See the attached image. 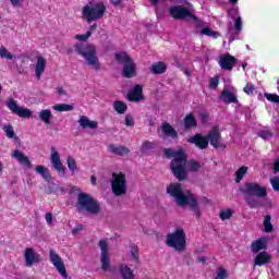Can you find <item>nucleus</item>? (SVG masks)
I'll use <instances>...</instances> for the list:
<instances>
[{
    "mask_svg": "<svg viewBox=\"0 0 279 279\" xmlns=\"http://www.w3.org/2000/svg\"><path fill=\"white\" fill-rule=\"evenodd\" d=\"M163 154L166 158H172L170 161V170L172 175L179 182H186V180H189V171L191 173H197V171L202 169L199 161L195 159L189 160V155H186L184 148H179L178 150H173V148H165ZM186 163L189 170L186 169Z\"/></svg>",
    "mask_w": 279,
    "mask_h": 279,
    "instance_id": "nucleus-1",
    "label": "nucleus"
},
{
    "mask_svg": "<svg viewBox=\"0 0 279 279\" xmlns=\"http://www.w3.org/2000/svg\"><path fill=\"white\" fill-rule=\"evenodd\" d=\"M167 193L170 197L174 198L175 204L181 208L189 206L190 210L194 213L196 219L202 217V210L199 209V202L197 201V197L193 192H191V190H187L184 193L182 183H170L169 186H167Z\"/></svg>",
    "mask_w": 279,
    "mask_h": 279,
    "instance_id": "nucleus-2",
    "label": "nucleus"
},
{
    "mask_svg": "<svg viewBox=\"0 0 279 279\" xmlns=\"http://www.w3.org/2000/svg\"><path fill=\"white\" fill-rule=\"evenodd\" d=\"M239 192L244 195V202L248 208H263V201L267 197V187L258 182H245L239 187Z\"/></svg>",
    "mask_w": 279,
    "mask_h": 279,
    "instance_id": "nucleus-3",
    "label": "nucleus"
},
{
    "mask_svg": "<svg viewBox=\"0 0 279 279\" xmlns=\"http://www.w3.org/2000/svg\"><path fill=\"white\" fill-rule=\"evenodd\" d=\"M75 52L82 56L86 61L88 66H92L94 71H99L101 69V63H99V57H97V48L90 44H75Z\"/></svg>",
    "mask_w": 279,
    "mask_h": 279,
    "instance_id": "nucleus-4",
    "label": "nucleus"
},
{
    "mask_svg": "<svg viewBox=\"0 0 279 279\" xmlns=\"http://www.w3.org/2000/svg\"><path fill=\"white\" fill-rule=\"evenodd\" d=\"M77 213H89V215H99L101 205L90 194L81 192L76 201Z\"/></svg>",
    "mask_w": 279,
    "mask_h": 279,
    "instance_id": "nucleus-5",
    "label": "nucleus"
},
{
    "mask_svg": "<svg viewBox=\"0 0 279 279\" xmlns=\"http://www.w3.org/2000/svg\"><path fill=\"white\" fill-rule=\"evenodd\" d=\"M106 3H95L93 1H89L82 9V17L88 24L93 23L94 21H101V17L106 15Z\"/></svg>",
    "mask_w": 279,
    "mask_h": 279,
    "instance_id": "nucleus-6",
    "label": "nucleus"
},
{
    "mask_svg": "<svg viewBox=\"0 0 279 279\" xmlns=\"http://www.w3.org/2000/svg\"><path fill=\"white\" fill-rule=\"evenodd\" d=\"M114 58L119 64H122L121 75L126 80H132L136 77V63L134 59L129 56L128 52L121 51L114 54Z\"/></svg>",
    "mask_w": 279,
    "mask_h": 279,
    "instance_id": "nucleus-7",
    "label": "nucleus"
},
{
    "mask_svg": "<svg viewBox=\"0 0 279 279\" xmlns=\"http://www.w3.org/2000/svg\"><path fill=\"white\" fill-rule=\"evenodd\" d=\"M166 245L172 247L175 252H184L186 250V232L183 228H177L173 232L166 236Z\"/></svg>",
    "mask_w": 279,
    "mask_h": 279,
    "instance_id": "nucleus-8",
    "label": "nucleus"
},
{
    "mask_svg": "<svg viewBox=\"0 0 279 279\" xmlns=\"http://www.w3.org/2000/svg\"><path fill=\"white\" fill-rule=\"evenodd\" d=\"M169 14L174 21H184V19H191L196 22V27H202V21L195 14L183 5H174L169 8Z\"/></svg>",
    "mask_w": 279,
    "mask_h": 279,
    "instance_id": "nucleus-9",
    "label": "nucleus"
},
{
    "mask_svg": "<svg viewBox=\"0 0 279 279\" xmlns=\"http://www.w3.org/2000/svg\"><path fill=\"white\" fill-rule=\"evenodd\" d=\"M111 191L116 197H121L128 193V179L125 178V173H112Z\"/></svg>",
    "mask_w": 279,
    "mask_h": 279,
    "instance_id": "nucleus-10",
    "label": "nucleus"
},
{
    "mask_svg": "<svg viewBox=\"0 0 279 279\" xmlns=\"http://www.w3.org/2000/svg\"><path fill=\"white\" fill-rule=\"evenodd\" d=\"M207 141L214 149H226V147H228L226 144L221 143V132H219V126H213L207 134Z\"/></svg>",
    "mask_w": 279,
    "mask_h": 279,
    "instance_id": "nucleus-11",
    "label": "nucleus"
},
{
    "mask_svg": "<svg viewBox=\"0 0 279 279\" xmlns=\"http://www.w3.org/2000/svg\"><path fill=\"white\" fill-rule=\"evenodd\" d=\"M7 107L10 111L13 112V114H17V117H20L21 119L32 118V110L20 107L19 104H16V100H14L13 98L8 99Z\"/></svg>",
    "mask_w": 279,
    "mask_h": 279,
    "instance_id": "nucleus-12",
    "label": "nucleus"
},
{
    "mask_svg": "<svg viewBox=\"0 0 279 279\" xmlns=\"http://www.w3.org/2000/svg\"><path fill=\"white\" fill-rule=\"evenodd\" d=\"M100 248V263L102 271H108L110 269V254L108 253V242L106 240H100L98 243Z\"/></svg>",
    "mask_w": 279,
    "mask_h": 279,
    "instance_id": "nucleus-13",
    "label": "nucleus"
},
{
    "mask_svg": "<svg viewBox=\"0 0 279 279\" xmlns=\"http://www.w3.org/2000/svg\"><path fill=\"white\" fill-rule=\"evenodd\" d=\"M24 260L25 267H34V265H38V263L43 262L40 254L36 252V250L32 247H26L24 250Z\"/></svg>",
    "mask_w": 279,
    "mask_h": 279,
    "instance_id": "nucleus-14",
    "label": "nucleus"
},
{
    "mask_svg": "<svg viewBox=\"0 0 279 279\" xmlns=\"http://www.w3.org/2000/svg\"><path fill=\"white\" fill-rule=\"evenodd\" d=\"M50 263H52L57 271H59V274L63 276V278H66L69 276L62 257H60V255H58V253H56V251L53 250H50Z\"/></svg>",
    "mask_w": 279,
    "mask_h": 279,
    "instance_id": "nucleus-15",
    "label": "nucleus"
},
{
    "mask_svg": "<svg viewBox=\"0 0 279 279\" xmlns=\"http://www.w3.org/2000/svg\"><path fill=\"white\" fill-rule=\"evenodd\" d=\"M126 99L132 104H138V101L145 100V95L143 94V85L136 84L133 89L126 94Z\"/></svg>",
    "mask_w": 279,
    "mask_h": 279,
    "instance_id": "nucleus-16",
    "label": "nucleus"
},
{
    "mask_svg": "<svg viewBox=\"0 0 279 279\" xmlns=\"http://www.w3.org/2000/svg\"><path fill=\"white\" fill-rule=\"evenodd\" d=\"M51 165L57 173H62L64 175L66 173V168L62 165L60 160V154L56 150V147H51Z\"/></svg>",
    "mask_w": 279,
    "mask_h": 279,
    "instance_id": "nucleus-17",
    "label": "nucleus"
},
{
    "mask_svg": "<svg viewBox=\"0 0 279 279\" xmlns=\"http://www.w3.org/2000/svg\"><path fill=\"white\" fill-rule=\"evenodd\" d=\"M236 64V58L231 54H223L220 57L219 65L223 71H232Z\"/></svg>",
    "mask_w": 279,
    "mask_h": 279,
    "instance_id": "nucleus-18",
    "label": "nucleus"
},
{
    "mask_svg": "<svg viewBox=\"0 0 279 279\" xmlns=\"http://www.w3.org/2000/svg\"><path fill=\"white\" fill-rule=\"evenodd\" d=\"M187 143L195 145L198 147V149H208V136L204 137L199 133H196L194 136L187 138Z\"/></svg>",
    "mask_w": 279,
    "mask_h": 279,
    "instance_id": "nucleus-19",
    "label": "nucleus"
},
{
    "mask_svg": "<svg viewBox=\"0 0 279 279\" xmlns=\"http://www.w3.org/2000/svg\"><path fill=\"white\" fill-rule=\"evenodd\" d=\"M220 99L223 101L226 105L230 104H239V98H236V95L232 93L228 88H223L221 94H220Z\"/></svg>",
    "mask_w": 279,
    "mask_h": 279,
    "instance_id": "nucleus-20",
    "label": "nucleus"
},
{
    "mask_svg": "<svg viewBox=\"0 0 279 279\" xmlns=\"http://www.w3.org/2000/svg\"><path fill=\"white\" fill-rule=\"evenodd\" d=\"M267 250V239L258 238L251 243V251L253 254H258V252H265Z\"/></svg>",
    "mask_w": 279,
    "mask_h": 279,
    "instance_id": "nucleus-21",
    "label": "nucleus"
},
{
    "mask_svg": "<svg viewBox=\"0 0 279 279\" xmlns=\"http://www.w3.org/2000/svg\"><path fill=\"white\" fill-rule=\"evenodd\" d=\"M271 263V255L267 251L259 252L254 258V265L263 267V265H269Z\"/></svg>",
    "mask_w": 279,
    "mask_h": 279,
    "instance_id": "nucleus-22",
    "label": "nucleus"
},
{
    "mask_svg": "<svg viewBox=\"0 0 279 279\" xmlns=\"http://www.w3.org/2000/svg\"><path fill=\"white\" fill-rule=\"evenodd\" d=\"M12 156L20 165H23L24 167H27L28 169H32V161L29 160V157L25 156L21 150L15 149L12 153Z\"/></svg>",
    "mask_w": 279,
    "mask_h": 279,
    "instance_id": "nucleus-23",
    "label": "nucleus"
},
{
    "mask_svg": "<svg viewBox=\"0 0 279 279\" xmlns=\"http://www.w3.org/2000/svg\"><path fill=\"white\" fill-rule=\"evenodd\" d=\"M78 124L81 125V128L83 130H97V128L99 126V123H97V121L94 120H89L88 117L86 116H81L78 119Z\"/></svg>",
    "mask_w": 279,
    "mask_h": 279,
    "instance_id": "nucleus-24",
    "label": "nucleus"
},
{
    "mask_svg": "<svg viewBox=\"0 0 279 279\" xmlns=\"http://www.w3.org/2000/svg\"><path fill=\"white\" fill-rule=\"evenodd\" d=\"M45 66H47V59H45V57L43 56H39L37 58V63L35 66V75L38 80H40V77L45 73Z\"/></svg>",
    "mask_w": 279,
    "mask_h": 279,
    "instance_id": "nucleus-25",
    "label": "nucleus"
},
{
    "mask_svg": "<svg viewBox=\"0 0 279 279\" xmlns=\"http://www.w3.org/2000/svg\"><path fill=\"white\" fill-rule=\"evenodd\" d=\"M150 73L153 75H162L163 73H167V63L162 61L153 63L150 66Z\"/></svg>",
    "mask_w": 279,
    "mask_h": 279,
    "instance_id": "nucleus-26",
    "label": "nucleus"
},
{
    "mask_svg": "<svg viewBox=\"0 0 279 279\" xmlns=\"http://www.w3.org/2000/svg\"><path fill=\"white\" fill-rule=\"evenodd\" d=\"M109 151L111 154H114L116 156H129L130 148H128L125 146L110 145L109 146Z\"/></svg>",
    "mask_w": 279,
    "mask_h": 279,
    "instance_id": "nucleus-27",
    "label": "nucleus"
},
{
    "mask_svg": "<svg viewBox=\"0 0 279 279\" xmlns=\"http://www.w3.org/2000/svg\"><path fill=\"white\" fill-rule=\"evenodd\" d=\"M120 276L122 279H134V271L130 266L121 264L119 267Z\"/></svg>",
    "mask_w": 279,
    "mask_h": 279,
    "instance_id": "nucleus-28",
    "label": "nucleus"
},
{
    "mask_svg": "<svg viewBox=\"0 0 279 279\" xmlns=\"http://www.w3.org/2000/svg\"><path fill=\"white\" fill-rule=\"evenodd\" d=\"M35 171L36 173H39V175H41V178L46 182H51V180H53V177H51V172L49 171V168H45V166L35 167Z\"/></svg>",
    "mask_w": 279,
    "mask_h": 279,
    "instance_id": "nucleus-29",
    "label": "nucleus"
},
{
    "mask_svg": "<svg viewBox=\"0 0 279 279\" xmlns=\"http://www.w3.org/2000/svg\"><path fill=\"white\" fill-rule=\"evenodd\" d=\"M161 130L168 138H178V131H175L171 124L163 123Z\"/></svg>",
    "mask_w": 279,
    "mask_h": 279,
    "instance_id": "nucleus-30",
    "label": "nucleus"
},
{
    "mask_svg": "<svg viewBox=\"0 0 279 279\" xmlns=\"http://www.w3.org/2000/svg\"><path fill=\"white\" fill-rule=\"evenodd\" d=\"M183 121L185 130H193V128H197V119H195L193 113L186 114Z\"/></svg>",
    "mask_w": 279,
    "mask_h": 279,
    "instance_id": "nucleus-31",
    "label": "nucleus"
},
{
    "mask_svg": "<svg viewBox=\"0 0 279 279\" xmlns=\"http://www.w3.org/2000/svg\"><path fill=\"white\" fill-rule=\"evenodd\" d=\"M51 117H53V113H51V110L49 109H43L41 111H39V119L46 125L51 124Z\"/></svg>",
    "mask_w": 279,
    "mask_h": 279,
    "instance_id": "nucleus-32",
    "label": "nucleus"
},
{
    "mask_svg": "<svg viewBox=\"0 0 279 279\" xmlns=\"http://www.w3.org/2000/svg\"><path fill=\"white\" fill-rule=\"evenodd\" d=\"M113 110L118 112V114H125L128 112V104L121 100L113 101Z\"/></svg>",
    "mask_w": 279,
    "mask_h": 279,
    "instance_id": "nucleus-33",
    "label": "nucleus"
},
{
    "mask_svg": "<svg viewBox=\"0 0 279 279\" xmlns=\"http://www.w3.org/2000/svg\"><path fill=\"white\" fill-rule=\"evenodd\" d=\"M201 34L203 36H209L210 38H219L221 37V33L213 31L210 27L206 26L201 29Z\"/></svg>",
    "mask_w": 279,
    "mask_h": 279,
    "instance_id": "nucleus-34",
    "label": "nucleus"
},
{
    "mask_svg": "<svg viewBox=\"0 0 279 279\" xmlns=\"http://www.w3.org/2000/svg\"><path fill=\"white\" fill-rule=\"evenodd\" d=\"M52 108L57 110V112H71L72 110H75V106L66 104L54 105Z\"/></svg>",
    "mask_w": 279,
    "mask_h": 279,
    "instance_id": "nucleus-35",
    "label": "nucleus"
},
{
    "mask_svg": "<svg viewBox=\"0 0 279 279\" xmlns=\"http://www.w3.org/2000/svg\"><path fill=\"white\" fill-rule=\"evenodd\" d=\"M247 174V167L242 166L240 167L235 172V182L239 184L241 180H243V177Z\"/></svg>",
    "mask_w": 279,
    "mask_h": 279,
    "instance_id": "nucleus-36",
    "label": "nucleus"
},
{
    "mask_svg": "<svg viewBox=\"0 0 279 279\" xmlns=\"http://www.w3.org/2000/svg\"><path fill=\"white\" fill-rule=\"evenodd\" d=\"M66 162L68 169H70L72 175H75V171H77V161H75V158H73L72 156H69L66 158Z\"/></svg>",
    "mask_w": 279,
    "mask_h": 279,
    "instance_id": "nucleus-37",
    "label": "nucleus"
},
{
    "mask_svg": "<svg viewBox=\"0 0 279 279\" xmlns=\"http://www.w3.org/2000/svg\"><path fill=\"white\" fill-rule=\"evenodd\" d=\"M264 232H274V225H271V216L269 215L264 218Z\"/></svg>",
    "mask_w": 279,
    "mask_h": 279,
    "instance_id": "nucleus-38",
    "label": "nucleus"
},
{
    "mask_svg": "<svg viewBox=\"0 0 279 279\" xmlns=\"http://www.w3.org/2000/svg\"><path fill=\"white\" fill-rule=\"evenodd\" d=\"M233 215H234V210H232L231 208L220 210V219L222 221H227L228 219H232Z\"/></svg>",
    "mask_w": 279,
    "mask_h": 279,
    "instance_id": "nucleus-39",
    "label": "nucleus"
},
{
    "mask_svg": "<svg viewBox=\"0 0 279 279\" xmlns=\"http://www.w3.org/2000/svg\"><path fill=\"white\" fill-rule=\"evenodd\" d=\"M227 13H228V16H230V19H232V21L234 19H239V7L232 4L231 7H229L227 9Z\"/></svg>",
    "mask_w": 279,
    "mask_h": 279,
    "instance_id": "nucleus-40",
    "label": "nucleus"
},
{
    "mask_svg": "<svg viewBox=\"0 0 279 279\" xmlns=\"http://www.w3.org/2000/svg\"><path fill=\"white\" fill-rule=\"evenodd\" d=\"M2 130L7 134L8 138H19L16 137V133H14V128L11 124L4 125Z\"/></svg>",
    "mask_w": 279,
    "mask_h": 279,
    "instance_id": "nucleus-41",
    "label": "nucleus"
},
{
    "mask_svg": "<svg viewBox=\"0 0 279 279\" xmlns=\"http://www.w3.org/2000/svg\"><path fill=\"white\" fill-rule=\"evenodd\" d=\"M0 58L5 60H13L14 56L8 51L7 47H0Z\"/></svg>",
    "mask_w": 279,
    "mask_h": 279,
    "instance_id": "nucleus-42",
    "label": "nucleus"
},
{
    "mask_svg": "<svg viewBox=\"0 0 279 279\" xmlns=\"http://www.w3.org/2000/svg\"><path fill=\"white\" fill-rule=\"evenodd\" d=\"M131 257L135 263H138L141 260V256L138 255V246H131Z\"/></svg>",
    "mask_w": 279,
    "mask_h": 279,
    "instance_id": "nucleus-43",
    "label": "nucleus"
},
{
    "mask_svg": "<svg viewBox=\"0 0 279 279\" xmlns=\"http://www.w3.org/2000/svg\"><path fill=\"white\" fill-rule=\"evenodd\" d=\"M124 124L126 125V128H134L135 125L134 116H132L131 113H128L124 119Z\"/></svg>",
    "mask_w": 279,
    "mask_h": 279,
    "instance_id": "nucleus-44",
    "label": "nucleus"
},
{
    "mask_svg": "<svg viewBox=\"0 0 279 279\" xmlns=\"http://www.w3.org/2000/svg\"><path fill=\"white\" fill-rule=\"evenodd\" d=\"M267 101H271V104H279L278 94H265Z\"/></svg>",
    "mask_w": 279,
    "mask_h": 279,
    "instance_id": "nucleus-45",
    "label": "nucleus"
},
{
    "mask_svg": "<svg viewBox=\"0 0 279 279\" xmlns=\"http://www.w3.org/2000/svg\"><path fill=\"white\" fill-rule=\"evenodd\" d=\"M233 21L235 32H241V29H243V21L241 20V16L235 17Z\"/></svg>",
    "mask_w": 279,
    "mask_h": 279,
    "instance_id": "nucleus-46",
    "label": "nucleus"
},
{
    "mask_svg": "<svg viewBox=\"0 0 279 279\" xmlns=\"http://www.w3.org/2000/svg\"><path fill=\"white\" fill-rule=\"evenodd\" d=\"M218 86H219V76L211 77L209 80V88L215 90V89H217Z\"/></svg>",
    "mask_w": 279,
    "mask_h": 279,
    "instance_id": "nucleus-47",
    "label": "nucleus"
},
{
    "mask_svg": "<svg viewBox=\"0 0 279 279\" xmlns=\"http://www.w3.org/2000/svg\"><path fill=\"white\" fill-rule=\"evenodd\" d=\"M270 184L272 186V191H276L277 193H279V177H275L270 179Z\"/></svg>",
    "mask_w": 279,
    "mask_h": 279,
    "instance_id": "nucleus-48",
    "label": "nucleus"
},
{
    "mask_svg": "<svg viewBox=\"0 0 279 279\" xmlns=\"http://www.w3.org/2000/svg\"><path fill=\"white\" fill-rule=\"evenodd\" d=\"M243 90L246 95H254V90H256V87L254 86V84L247 83Z\"/></svg>",
    "mask_w": 279,
    "mask_h": 279,
    "instance_id": "nucleus-49",
    "label": "nucleus"
},
{
    "mask_svg": "<svg viewBox=\"0 0 279 279\" xmlns=\"http://www.w3.org/2000/svg\"><path fill=\"white\" fill-rule=\"evenodd\" d=\"M259 136L264 141H267V138H271V136H274V133H271V131H260Z\"/></svg>",
    "mask_w": 279,
    "mask_h": 279,
    "instance_id": "nucleus-50",
    "label": "nucleus"
},
{
    "mask_svg": "<svg viewBox=\"0 0 279 279\" xmlns=\"http://www.w3.org/2000/svg\"><path fill=\"white\" fill-rule=\"evenodd\" d=\"M148 149H154V144L149 141H145L142 144V150L143 151H148Z\"/></svg>",
    "mask_w": 279,
    "mask_h": 279,
    "instance_id": "nucleus-51",
    "label": "nucleus"
},
{
    "mask_svg": "<svg viewBox=\"0 0 279 279\" xmlns=\"http://www.w3.org/2000/svg\"><path fill=\"white\" fill-rule=\"evenodd\" d=\"M45 219H46L48 226H52V223H53V214L47 213L45 215Z\"/></svg>",
    "mask_w": 279,
    "mask_h": 279,
    "instance_id": "nucleus-52",
    "label": "nucleus"
},
{
    "mask_svg": "<svg viewBox=\"0 0 279 279\" xmlns=\"http://www.w3.org/2000/svg\"><path fill=\"white\" fill-rule=\"evenodd\" d=\"M83 230H84V226L77 225V226L72 230V234L75 236V234H80V232H82Z\"/></svg>",
    "mask_w": 279,
    "mask_h": 279,
    "instance_id": "nucleus-53",
    "label": "nucleus"
},
{
    "mask_svg": "<svg viewBox=\"0 0 279 279\" xmlns=\"http://www.w3.org/2000/svg\"><path fill=\"white\" fill-rule=\"evenodd\" d=\"M23 1L25 0H10L11 5H13V8H21V5H23Z\"/></svg>",
    "mask_w": 279,
    "mask_h": 279,
    "instance_id": "nucleus-54",
    "label": "nucleus"
},
{
    "mask_svg": "<svg viewBox=\"0 0 279 279\" xmlns=\"http://www.w3.org/2000/svg\"><path fill=\"white\" fill-rule=\"evenodd\" d=\"M274 171H275V173L279 172V158H277V160L274 163Z\"/></svg>",
    "mask_w": 279,
    "mask_h": 279,
    "instance_id": "nucleus-55",
    "label": "nucleus"
},
{
    "mask_svg": "<svg viewBox=\"0 0 279 279\" xmlns=\"http://www.w3.org/2000/svg\"><path fill=\"white\" fill-rule=\"evenodd\" d=\"M201 121H203L204 123H206V121H208V113H206V112L201 113Z\"/></svg>",
    "mask_w": 279,
    "mask_h": 279,
    "instance_id": "nucleus-56",
    "label": "nucleus"
},
{
    "mask_svg": "<svg viewBox=\"0 0 279 279\" xmlns=\"http://www.w3.org/2000/svg\"><path fill=\"white\" fill-rule=\"evenodd\" d=\"M57 93L58 95H66V92H64V88L62 87H57Z\"/></svg>",
    "mask_w": 279,
    "mask_h": 279,
    "instance_id": "nucleus-57",
    "label": "nucleus"
},
{
    "mask_svg": "<svg viewBox=\"0 0 279 279\" xmlns=\"http://www.w3.org/2000/svg\"><path fill=\"white\" fill-rule=\"evenodd\" d=\"M76 39H77V40H83V41L88 40V38L86 37V35H76Z\"/></svg>",
    "mask_w": 279,
    "mask_h": 279,
    "instance_id": "nucleus-58",
    "label": "nucleus"
},
{
    "mask_svg": "<svg viewBox=\"0 0 279 279\" xmlns=\"http://www.w3.org/2000/svg\"><path fill=\"white\" fill-rule=\"evenodd\" d=\"M198 263H206L208 258L206 256L197 257Z\"/></svg>",
    "mask_w": 279,
    "mask_h": 279,
    "instance_id": "nucleus-59",
    "label": "nucleus"
},
{
    "mask_svg": "<svg viewBox=\"0 0 279 279\" xmlns=\"http://www.w3.org/2000/svg\"><path fill=\"white\" fill-rule=\"evenodd\" d=\"M92 184H93L94 186L97 185V178H96L95 175H92Z\"/></svg>",
    "mask_w": 279,
    "mask_h": 279,
    "instance_id": "nucleus-60",
    "label": "nucleus"
},
{
    "mask_svg": "<svg viewBox=\"0 0 279 279\" xmlns=\"http://www.w3.org/2000/svg\"><path fill=\"white\" fill-rule=\"evenodd\" d=\"M122 0H111L112 5H120Z\"/></svg>",
    "mask_w": 279,
    "mask_h": 279,
    "instance_id": "nucleus-61",
    "label": "nucleus"
},
{
    "mask_svg": "<svg viewBox=\"0 0 279 279\" xmlns=\"http://www.w3.org/2000/svg\"><path fill=\"white\" fill-rule=\"evenodd\" d=\"M65 51H66L68 56H71L73 53V49L72 48H65Z\"/></svg>",
    "mask_w": 279,
    "mask_h": 279,
    "instance_id": "nucleus-62",
    "label": "nucleus"
},
{
    "mask_svg": "<svg viewBox=\"0 0 279 279\" xmlns=\"http://www.w3.org/2000/svg\"><path fill=\"white\" fill-rule=\"evenodd\" d=\"M89 36H93V32L92 31H87L86 34H85V37L88 39Z\"/></svg>",
    "mask_w": 279,
    "mask_h": 279,
    "instance_id": "nucleus-63",
    "label": "nucleus"
},
{
    "mask_svg": "<svg viewBox=\"0 0 279 279\" xmlns=\"http://www.w3.org/2000/svg\"><path fill=\"white\" fill-rule=\"evenodd\" d=\"M94 29H97V24H93V25L89 27V32H94Z\"/></svg>",
    "mask_w": 279,
    "mask_h": 279,
    "instance_id": "nucleus-64",
    "label": "nucleus"
}]
</instances>
